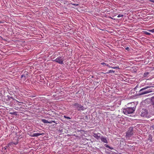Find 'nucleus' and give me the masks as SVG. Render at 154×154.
Returning a JSON list of instances; mask_svg holds the SVG:
<instances>
[{
  "mask_svg": "<svg viewBox=\"0 0 154 154\" xmlns=\"http://www.w3.org/2000/svg\"><path fill=\"white\" fill-rule=\"evenodd\" d=\"M133 134V128L132 127H130L126 133V138H129L132 136Z\"/></svg>",
  "mask_w": 154,
  "mask_h": 154,
  "instance_id": "nucleus-4",
  "label": "nucleus"
},
{
  "mask_svg": "<svg viewBox=\"0 0 154 154\" xmlns=\"http://www.w3.org/2000/svg\"><path fill=\"white\" fill-rule=\"evenodd\" d=\"M101 140L103 143H108L106 139L104 137H100Z\"/></svg>",
  "mask_w": 154,
  "mask_h": 154,
  "instance_id": "nucleus-8",
  "label": "nucleus"
},
{
  "mask_svg": "<svg viewBox=\"0 0 154 154\" xmlns=\"http://www.w3.org/2000/svg\"><path fill=\"white\" fill-rule=\"evenodd\" d=\"M12 143H13V145H17L18 143V142H12Z\"/></svg>",
  "mask_w": 154,
  "mask_h": 154,
  "instance_id": "nucleus-26",
  "label": "nucleus"
},
{
  "mask_svg": "<svg viewBox=\"0 0 154 154\" xmlns=\"http://www.w3.org/2000/svg\"><path fill=\"white\" fill-rule=\"evenodd\" d=\"M139 114L142 117L146 118H149L150 116L147 110L145 109H140Z\"/></svg>",
  "mask_w": 154,
  "mask_h": 154,
  "instance_id": "nucleus-2",
  "label": "nucleus"
},
{
  "mask_svg": "<svg viewBox=\"0 0 154 154\" xmlns=\"http://www.w3.org/2000/svg\"><path fill=\"white\" fill-rule=\"evenodd\" d=\"M42 121L44 123H48V122H49V121H48V120H45V119H42Z\"/></svg>",
  "mask_w": 154,
  "mask_h": 154,
  "instance_id": "nucleus-11",
  "label": "nucleus"
},
{
  "mask_svg": "<svg viewBox=\"0 0 154 154\" xmlns=\"http://www.w3.org/2000/svg\"><path fill=\"white\" fill-rule=\"evenodd\" d=\"M150 1L151 2H153L154 3V0H150Z\"/></svg>",
  "mask_w": 154,
  "mask_h": 154,
  "instance_id": "nucleus-34",
  "label": "nucleus"
},
{
  "mask_svg": "<svg viewBox=\"0 0 154 154\" xmlns=\"http://www.w3.org/2000/svg\"><path fill=\"white\" fill-rule=\"evenodd\" d=\"M151 100L153 105H154V97H152L151 98Z\"/></svg>",
  "mask_w": 154,
  "mask_h": 154,
  "instance_id": "nucleus-13",
  "label": "nucleus"
},
{
  "mask_svg": "<svg viewBox=\"0 0 154 154\" xmlns=\"http://www.w3.org/2000/svg\"><path fill=\"white\" fill-rule=\"evenodd\" d=\"M8 146H6L5 147H4L3 148H2V150L4 151V152H5V150H6V149L8 147Z\"/></svg>",
  "mask_w": 154,
  "mask_h": 154,
  "instance_id": "nucleus-19",
  "label": "nucleus"
},
{
  "mask_svg": "<svg viewBox=\"0 0 154 154\" xmlns=\"http://www.w3.org/2000/svg\"><path fill=\"white\" fill-rule=\"evenodd\" d=\"M32 135H33V134L31 133V134H30V136L31 137V136H32Z\"/></svg>",
  "mask_w": 154,
  "mask_h": 154,
  "instance_id": "nucleus-37",
  "label": "nucleus"
},
{
  "mask_svg": "<svg viewBox=\"0 0 154 154\" xmlns=\"http://www.w3.org/2000/svg\"><path fill=\"white\" fill-rule=\"evenodd\" d=\"M109 148V149H113V148H112V147H110V148Z\"/></svg>",
  "mask_w": 154,
  "mask_h": 154,
  "instance_id": "nucleus-36",
  "label": "nucleus"
},
{
  "mask_svg": "<svg viewBox=\"0 0 154 154\" xmlns=\"http://www.w3.org/2000/svg\"><path fill=\"white\" fill-rule=\"evenodd\" d=\"M123 14H119L118 16L117 17L119 18L121 17H123Z\"/></svg>",
  "mask_w": 154,
  "mask_h": 154,
  "instance_id": "nucleus-24",
  "label": "nucleus"
},
{
  "mask_svg": "<svg viewBox=\"0 0 154 154\" xmlns=\"http://www.w3.org/2000/svg\"><path fill=\"white\" fill-rule=\"evenodd\" d=\"M106 147L107 148H110V146H109L108 145H106Z\"/></svg>",
  "mask_w": 154,
  "mask_h": 154,
  "instance_id": "nucleus-33",
  "label": "nucleus"
},
{
  "mask_svg": "<svg viewBox=\"0 0 154 154\" xmlns=\"http://www.w3.org/2000/svg\"><path fill=\"white\" fill-rule=\"evenodd\" d=\"M13 105H13V104H12L11 105V106H13Z\"/></svg>",
  "mask_w": 154,
  "mask_h": 154,
  "instance_id": "nucleus-39",
  "label": "nucleus"
},
{
  "mask_svg": "<svg viewBox=\"0 0 154 154\" xmlns=\"http://www.w3.org/2000/svg\"><path fill=\"white\" fill-rule=\"evenodd\" d=\"M145 91V90H143V91H141V92H143V91Z\"/></svg>",
  "mask_w": 154,
  "mask_h": 154,
  "instance_id": "nucleus-38",
  "label": "nucleus"
},
{
  "mask_svg": "<svg viewBox=\"0 0 154 154\" xmlns=\"http://www.w3.org/2000/svg\"><path fill=\"white\" fill-rule=\"evenodd\" d=\"M125 49L126 50H127V51H129L130 50V49L129 48V47H127L126 48H125Z\"/></svg>",
  "mask_w": 154,
  "mask_h": 154,
  "instance_id": "nucleus-29",
  "label": "nucleus"
},
{
  "mask_svg": "<svg viewBox=\"0 0 154 154\" xmlns=\"http://www.w3.org/2000/svg\"><path fill=\"white\" fill-rule=\"evenodd\" d=\"M71 4L72 5H75V6H78L79 5L78 4Z\"/></svg>",
  "mask_w": 154,
  "mask_h": 154,
  "instance_id": "nucleus-30",
  "label": "nucleus"
},
{
  "mask_svg": "<svg viewBox=\"0 0 154 154\" xmlns=\"http://www.w3.org/2000/svg\"><path fill=\"white\" fill-rule=\"evenodd\" d=\"M74 106H82V105H80L77 103H75L74 105Z\"/></svg>",
  "mask_w": 154,
  "mask_h": 154,
  "instance_id": "nucleus-27",
  "label": "nucleus"
},
{
  "mask_svg": "<svg viewBox=\"0 0 154 154\" xmlns=\"http://www.w3.org/2000/svg\"><path fill=\"white\" fill-rule=\"evenodd\" d=\"M24 75L25 77L28 76V72H24Z\"/></svg>",
  "mask_w": 154,
  "mask_h": 154,
  "instance_id": "nucleus-18",
  "label": "nucleus"
},
{
  "mask_svg": "<svg viewBox=\"0 0 154 154\" xmlns=\"http://www.w3.org/2000/svg\"><path fill=\"white\" fill-rule=\"evenodd\" d=\"M135 108L134 107H128L125 109H124L123 110V112L126 115L131 114L135 110Z\"/></svg>",
  "mask_w": 154,
  "mask_h": 154,
  "instance_id": "nucleus-3",
  "label": "nucleus"
},
{
  "mask_svg": "<svg viewBox=\"0 0 154 154\" xmlns=\"http://www.w3.org/2000/svg\"><path fill=\"white\" fill-rule=\"evenodd\" d=\"M56 123L55 122V121L52 120V121H49L48 123L51 124V123Z\"/></svg>",
  "mask_w": 154,
  "mask_h": 154,
  "instance_id": "nucleus-22",
  "label": "nucleus"
},
{
  "mask_svg": "<svg viewBox=\"0 0 154 154\" xmlns=\"http://www.w3.org/2000/svg\"><path fill=\"white\" fill-rule=\"evenodd\" d=\"M115 71L113 70H110L108 71V72H107V73H109L111 72H114Z\"/></svg>",
  "mask_w": 154,
  "mask_h": 154,
  "instance_id": "nucleus-21",
  "label": "nucleus"
},
{
  "mask_svg": "<svg viewBox=\"0 0 154 154\" xmlns=\"http://www.w3.org/2000/svg\"><path fill=\"white\" fill-rule=\"evenodd\" d=\"M144 33L146 35H149L151 34L150 33L147 32V31H144Z\"/></svg>",
  "mask_w": 154,
  "mask_h": 154,
  "instance_id": "nucleus-17",
  "label": "nucleus"
},
{
  "mask_svg": "<svg viewBox=\"0 0 154 154\" xmlns=\"http://www.w3.org/2000/svg\"><path fill=\"white\" fill-rule=\"evenodd\" d=\"M120 103H121V102L119 101L118 102V103L119 104V105H120Z\"/></svg>",
  "mask_w": 154,
  "mask_h": 154,
  "instance_id": "nucleus-35",
  "label": "nucleus"
},
{
  "mask_svg": "<svg viewBox=\"0 0 154 154\" xmlns=\"http://www.w3.org/2000/svg\"><path fill=\"white\" fill-rule=\"evenodd\" d=\"M54 62H55L60 64H63V62L64 60V57H63L59 56L57 57L56 59L54 60H52Z\"/></svg>",
  "mask_w": 154,
  "mask_h": 154,
  "instance_id": "nucleus-5",
  "label": "nucleus"
},
{
  "mask_svg": "<svg viewBox=\"0 0 154 154\" xmlns=\"http://www.w3.org/2000/svg\"><path fill=\"white\" fill-rule=\"evenodd\" d=\"M100 133H94L93 136L97 140L100 139Z\"/></svg>",
  "mask_w": 154,
  "mask_h": 154,
  "instance_id": "nucleus-7",
  "label": "nucleus"
},
{
  "mask_svg": "<svg viewBox=\"0 0 154 154\" xmlns=\"http://www.w3.org/2000/svg\"><path fill=\"white\" fill-rule=\"evenodd\" d=\"M12 145H13V143L12 142H11L8 144V146L10 147Z\"/></svg>",
  "mask_w": 154,
  "mask_h": 154,
  "instance_id": "nucleus-16",
  "label": "nucleus"
},
{
  "mask_svg": "<svg viewBox=\"0 0 154 154\" xmlns=\"http://www.w3.org/2000/svg\"><path fill=\"white\" fill-rule=\"evenodd\" d=\"M7 97H8V99L9 100H12V101H13L14 103H15L16 104H15L14 105H21L22 106V105H21V104H20V102H18L17 101V100L14 99L12 97H10V96H8V95L7 96Z\"/></svg>",
  "mask_w": 154,
  "mask_h": 154,
  "instance_id": "nucleus-6",
  "label": "nucleus"
},
{
  "mask_svg": "<svg viewBox=\"0 0 154 154\" xmlns=\"http://www.w3.org/2000/svg\"><path fill=\"white\" fill-rule=\"evenodd\" d=\"M146 101H142L141 103V105H145Z\"/></svg>",
  "mask_w": 154,
  "mask_h": 154,
  "instance_id": "nucleus-20",
  "label": "nucleus"
},
{
  "mask_svg": "<svg viewBox=\"0 0 154 154\" xmlns=\"http://www.w3.org/2000/svg\"><path fill=\"white\" fill-rule=\"evenodd\" d=\"M77 109L78 110H83L84 108L83 106H77Z\"/></svg>",
  "mask_w": 154,
  "mask_h": 154,
  "instance_id": "nucleus-10",
  "label": "nucleus"
},
{
  "mask_svg": "<svg viewBox=\"0 0 154 154\" xmlns=\"http://www.w3.org/2000/svg\"><path fill=\"white\" fill-rule=\"evenodd\" d=\"M111 68H112V69H116V68H118V69H119V67L118 66H113V67H112L111 66Z\"/></svg>",
  "mask_w": 154,
  "mask_h": 154,
  "instance_id": "nucleus-23",
  "label": "nucleus"
},
{
  "mask_svg": "<svg viewBox=\"0 0 154 154\" xmlns=\"http://www.w3.org/2000/svg\"><path fill=\"white\" fill-rule=\"evenodd\" d=\"M90 103H89L88 102H87V101H86V102H85V105H88V106H90Z\"/></svg>",
  "mask_w": 154,
  "mask_h": 154,
  "instance_id": "nucleus-15",
  "label": "nucleus"
},
{
  "mask_svg": "<svg viewBox=\"0 0 154 154\" xmlns=\"http://www.w3.org/2000/svg\"><path fill=\"white\" fill-rule=\"evenodd\" d=\"M101 64L102 65H106V64L105 63H101Z\"/></svg>",
  "mask_w": 154,
  "mask_h": 154,
  "instance_id": "nucleus-31",
  "label": "nucleus"
},
{
  "mask_svg": "<svg viewBox=\"0 0 154 154\" xmlns=\"http://www.w3.org/2000/svg\"><path fill=\"white\" fill-rule=\"evenodd\" d=\"M148 30L149 32H154V29H152L149 30Z\"/></svg>",
  "mask_w": 154,
  "mask_h": 154,
  "instance_id": "nucleus-28",
  "label": "nucleus"
},
{
  "mask_svg": "<svg viewBox=\"0 0 154 154\" xmlns=\"http://www.w3.org/2000/svg\"><path fill=\"white\" fill-rule=\"evenodd\" d=\"M149 73L148 72H145L143 74V76L145 77H146L147 75L149 74Z\"/></svg>",
  "mask_w": 154,
  "mask_h": 154,
  "instance_id": "nucleus-12",
  "label": "nucleus"
},
{
  "mask_svg": "<svg viewBox=\"0 0 154 154\" xmlns=\"http://www.w3.org/2000/svg\"><path fill=\"white\" fill-rule=\"evenodd\" d=\"M44 133H34L33 134V135L31 136V137H38L39 136L41 135H42L44 134Z\"/></svg>",
  "mask_w": 154,
  "mask_h": 154,
  "instance_id": "nucleus-9",
  "label": "nucleus"
},
{
  "mask_svg": "<svg viewBox=\"0 0 154 154\" xmlns=\"http://www.w3.org/2000/svg\"><path fill=\"white\" fill-rule=\"evenodd\" d=\"M28 77V76H27V77H25V76L23 74H22L21 75V78H22L23 77H24V80H25L26 78L27 77Z\"/></svg>",
  "mask_w": 154,
  "mask_h": 154,
  "instance_id": "nucleus-14",
  "label": "nucleus"
},
{
  "mask_svg": "<svg viewBox=\"0 0 154 154\" xmlns=\"http://www.w3.org/2000/svg\"><path fill=\"white\" fill-rule=\"evenodd\" d=\"M106 65V66H108V67H109V68H111V66H109V64H107V65Z\"/></svg>",
  "mask_w": 154,
  "mask_h": 154,
  "instance_id": "nucleus-32",
  "label": "nucleus"
},
{
  "mask_svg": "<svg viewBox=\"0 0 154 154\" xmlns=\"http://www.w3.org/2000/svg\"><path fill=\"white\" fill-rule=\"evenodd\" d=\"M151 87L150 86H147L141 89L138 92L137 95L138 96H140L142 95L151 92L152 91L151 89H149L147 90L144 91L143 92H142V91L145 90L146 89Z\"/></svg>",
  "mask_w": 154,
  "mask_h": 154,
  "instance_id": "nucleus-1",
  "label": "nucleus"
},
{
  "mask_svg": "<svg viewBox=\"0 0 154 154\" xmlns=\"http://www.w3.org/2000/svg\"><path fill=\"white\" fill-rule=\"evenodd\" d=\"M64 117L65 118H66V119H71V118L69 117H67L66 116H64Z\"/></svg>",
  "mask_w": 154,
  "mask_h": 154,
  "instance_id": "nucleus-25",
  "label": "nucleus"
}]
</instances>
